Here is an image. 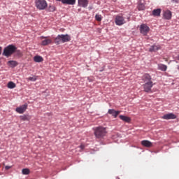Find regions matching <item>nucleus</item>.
Wrapping results in <instances>:
<instances>
[{
  "instance_id": "6",
  "label": "nucleus",
  "mask_w": 179,
  "mask_h": 179,
  "mask_svg": "<svg viewBox=\"0 0 179 179\" xmlns=\"http://www.w3.org/2000/svg\"><path fill=\"white\" fill-rule=\"evenodd\" d=\"M115 22L117 26H122V24H125V19L122 15L116 16Z\"/></svg>"
},
{
  "instance_id": "2",
  "label": "nucleus",
  "mask_w": 179,
  "mask_h": 179,
  "mask_svg": "<svg viewBox=\"0 0 179 179\" xmlns=\"http://www.w3.org/2000/svg\"><path fill=\"white\" fill-rule=\"evenodd\" d=\"M94 134L96 139H103L104 136H107V128L101 126L95 127L94 129Z\"/></svg>"
},
{
  "instance_id": "19",
  "label": "nucleus",
  "mask_w": 179,
  "mask_h": 179,
  "mask_svg": "<svg viewBox=\"0 0 179 179\" xmlns=\"http://www.w3.org/2000/svg\"><path fill=\"white\" fill-rule=\"evenodd\" d=\"M20 118L22 121H30V120H31V116L29 115H23L20 116Z\"/></svg>"
},
{
  "instance_id": "13",
  "label": "nucleus",
  "mask_w": 179,
  "mask_h": 179,
  "mask_svg": "<svg viewBox=\"0 0 179 179\" xmlns=\"http://www.w3.org/2000/svg\"><path fill=\"white\" fill-rule=\"evenodd\" d=\"M87 5H89V0H78V6L87 8Z\"/></svg>"
},
{
  "instance_id": "9",
  "label": "nucleus",
  "mask_w": 179,
  "mask_h": 179,
  "mask_svg": "<svg viewBox=\"0 0 179 179\" xmlns=\"http://www.w3.org/2000/svg\"><path fill=\"white\" fill-rule=\"evenodd\" d=\"M177 118V115L174 113H167L162 116L163 120H176Z\"/></svg>"
},
{
  "instance_id": "31",
  "label": "nucleus",
  "mask_w": 179,
  "mask_h": 179,
  "mask_svg": "<svg viewBox=\"0 0 179 179\" xmlns=\"http://www.w3.org/2000/svg\"><path fill=\"white\" fill-rule=\"evenodd\" d=\"M1 52H2V48L0 47V55H1Z\"/></svg>"
},
{
  "instance_id": "8",
  "label": "nucleus",
  "mask_w": 179,
  "mask_h": 179,
  "mask_svg": "<svg viewBox=\"0 0 179 179\" xmlns=\"http://www.w3.org/2000/svg\"><path fill=\"white\" fill-rule=\"evenodd\" d=\"M41 38H43L41 42L42 45H48L49 44H52V39L50 38V37L41 36Z\"/></svg>"
},
{
  "instance_id": "26",
  "label": "nucleus",
  "mask_w": 179,
  "mask_h": 179,
  "mask_svg": "<svg viewBox=\"0 0 179 179\" xmlns=\"http://www.w3.org/2000/svg\"><path fill=\"white\" fill-rule=\"evenodd\" d=\"M138 10H143L145 9V4L142 3H138Z\"/></svg>"
},
{
  "instance_id": "5",
  "label": "nucleus",
  "mask_w": 179,
  "mask_h": 179,
  "mask_svg": "<svg viewBox=\"0 0 179 179\" xmlns=\"http://www.w3.org/2000/svg\"><path fill=\"white\" fill-rule=\"evenodd\" d=\"M35 5L39 10H44V9H46L47 6H48L45 0H35Z\"/></svg>"
},
{
  "instance_id": "18",
  "label": "nucleus",
  "mask_w": 179,
  "mask_h": 179,
  "mask_svg": "<svg viewBox=\"0 0 179 179\" xmlns=\"http://www.w3.org/2000/svg\"><path fill=\"white\" fill-rule=\"evenodd\" d=\"M160 13H162V9L157 8L152 10V16L156 17V16H160Z\"/></svg>"
},
{
  "instance_id": "33",
  "label": "nucleus",
  "mask_w": 179,
  "mask_h": 179,
  "mask_svg": "<svg viewBox=\"0 0 179 179\" xmlns=\"http://www.w3.org/2000/svg\"><path fill=\"white\" fill-rule=\"evenodd\" d=\"M80 148H81V149H83V148H85V146L84 145H81Z\"/></svg>"
},
{
  "instance_id": "11",
  "label": "nucleus",
  "mask_w": 179,
  "mask_h": 179,
  "mask_svg": "<svg viewBox=\"0 0 179 179\" xmlns=\"http://www.w3.org/2000/svg\"><path fill=\"white\" fill-rule=\"evenodd\" d=\"M108 114H110L114 118H117L118 117L119 114L121 113L120 110H115L114 109H109L108 111Z\"/></svg>"
},
{
  "instance_id": "20",
  "label": "nucleus",
  "mask_w": 179,
  "mask_h": 179,
  "mask_svg": "<svg viewBox=\"0 0 179 179\" xmlns=\"http://www.w3.org/2000/svg\"><path fill=\"white\" fill-rule=\"evenodd\" d=\"M158 69L162 71V72H166L167 71V66H166V64H159Z\"/></svg>"
},
{
  "instance_id": "29",
  "label": "nucleus",
  "mask_w": 179,
  "mask_h": 179,
  "mask_svg": "<svg viewBox=\"0 0 179 179\" xmlns=\"http://www.w3.org/2000/svg\"><path fill=\"white\" fill-rule=\"evenodd\" d=\"M49 10L50 12H54V10H55V7L54 6H50Z\"/></svg>"
},
{
  "instance_id": "7",
  "label": "nucleus",
  "mask_w": 179,
  "mask_h": 179,
  "mask_svg": "<svg viewBox=\"0 0 179 179\" xmlns=\"http://www.w3.org/2000/svg\"><path fill=\"white\" fill-rule=\"evenodd\" d=\"M149 30H150V29L145 24H143L140 27V32L141 34H143V36H146V34L149 33Z\"/></svg>"
},
{
  "instance_id": "23",
  "label": "nucleus",
  "mask_w": 179,
  "mask_h": 179,
  "mask_svg": "<svg viewBox=\"0 0 179 179\" xmlns=\"http://www.w3.org/2000/svg\"><path fill=\"white\" fill-rule=\"evenodd\" d=\"M7 87H8V89H15V87H16V84H15V83L10 81L8 83Z\"/></svg>"
},
{
  "instance_id": "10",
  "label": "nucleus",
  "mask_w": 179,
  "mask_h": 179,
  "mask_svg": "<svg viewBox=\"0 0 179 179\" xmlns=\"http://www.w3.org/2000/svg\"><path fill=\"white\" fill-rule=\"evenodd\" d=\"M26 110H27V104L22 105L15 109L16 112L19 114H23Z\"/></svg>"
},
{
  "instance_id": "1",
  "label": "nucleus",
  "mask_w": 179,
  "mask_h": 179,
  "mask_svg": "<svg viewBox=\"0 0 179 179\" xmlns=\"http://www.w3.org/2000/svg\"><path fill=\"white\" fill-rule=\"evenodd\" d=\"M144 84L143 85L144 92L146 93H150L152 92V87H153V82L152 81V77L149 74H145L142 78Z\"/></svg>"
},
{
  "instance_id": "15",
  "label": "nucleus",
  "mask_w": 179,
  "mask_h": 179,
  "mask_svg": "<svg viewBox=\"0 0 179 179\" xmlns=\"http://www.w3.org/2000/svg\"><path fill=\"white\" fill-rule=\"evenodd\" d=\"M62 3L64 5H75L76 0H62Z\"/></svg>"
},
{
  "instance_id": "16",
  "label": "nucleus",
  "mask_w": 179,
  "mask_h": 179,
  "mask_svg": "<svg viewBox=\"0 0 179 179\" xmlns=\"http://www.w3.org/2000/svg\"><path fill=\"white\" fill-rule=\"evenodd\" d=\"M160 47L159 45H153L149 48L150 52H155V51H159Z\"/></svg>"
},
{
  "instance_id": "28",
  "label": "nucleus",
  "mask_w": 179,
  "mask_h": 179,
  "mask_svg": "<svg viewBox=\"0 0 179 179\" xmlns=\"http://www.w3.org/2000/svg\"><path fill=\"white\" fill-rule=\"evenodd\" d=\"M15 54L18 56V57H23V53L22 52V51L16 49V50L15 51Z\"/></svg>"
},
{
  "instance_id": "35",
  "label": "nucleus",
  "mask_w": 179,
  "mask_h": 179,
  "mask_svg": "<svg viewBox=\"0 0 179 179\" xmlns=\"http://www.w3.org/2000/svg\"><path fill=\"white\" fill-rule=\"evenodd\" d=\"M0 167H1V164H0Z\"/></svg>"
},
{
  "instance_id": "25",
  "label": "nucleus",
  "mask_w": 179,
  "mask_h": 179,
  "mask_svg": "<svg viewBox=\"0 0 179 179\" xmlns=\"http://www.w3.org/2000/svg\"><path fill=\"white\" fill-rule=\"evenodd\" d=\"M95 19L97 22H101V20H103V17L100 14H96L95 15Z\"/></svg>"
},
{
  "instance_id": "14",
  "label": "nucleus",
  "mask_w": 179,
  "mask_h": 179,
  "mask_svg": "<svg viewBox=\"0 0 179 179\" xmlns=\"http://www.w3.org/2000/svg\"><path fill=\"white\" fill-rule=\"evenodd\" d=\"M163 16L166 20H170V19H171V11L169 10L164 11Z\"/></svg>"
},
{
  "instance_id": "24",
  "label": "nucleus",
  "mask_w": 179,
  "mask_h": 179,
  "mask_svg": "<svg viewBox=\"0 0 179 179\" xmlns=\"http://www.w3.org/2000/svg\"><path fill=\"white\" fill-rule=\"evenodd\" d=\"M22 173L24 176H29L30 174V169H23L22 170Z\"/></svg>"
},
{
  "instance_id": "3",
  "label": "nucleus",
  "mask_w": 179,
  "mask_h": 179,
  "mask_svg": "<svg viewBox=\"0 0 179 179\" xmlns=\"http://www.w3.org/2000/svg\"><path fill=\"white\" fill-rule=\"evenodd\" d=\"M55 44L57 45L61 44V43H68L71 41V36L66 34L58 35L56 38H55Z\"/></svg>"
},
{
  "instance_id": "22",
  "label": "nucleus",
  "mask_w": 179,
  "mask_h": 179,
  "mask_svg": "<svg viewBox=\"0 0 179 179\" xmlns=\"http://www.w3.org/2000/svg\"><path fill=\"white\" fill-rule=\"evenodd\" d=\"M34 62H43L44 61V59H43V57L36 55L34 57Z\"/></svg>"
},
{
  "instance_id": "17",
  "label": "nucleus",
  "mask_w": 179,
  "mask_h": 179,
  "mask_svg": "<svg viewBox=\"0 0 179 179\" xmlns=\"http://www.w3.org/2000/svg\"><path fill=\"white\" fill-rule=\"evenodd\" d=\"M119 118H120V120H122V121H124V122H131V117L128 116L120 115L119 116Z\"/></svg>"
},
{
  "instance_id": "32",
  "label": "nucleus",
  "mask_w": 179,
  "mask_h": 179,
  "mask_svg": "<svg viewBox=\"0 0 179 179\" xmlns=\"http://www.w3.org/2000/svg\"><path fill=\"white\" fill-rule=\"evenodd\" d=\"M176 59L179 61V55L177 56Z\"/></svg>"
},
{
  "instance_id": "30",
  "label": "nucleus",
  "mask_w": 179,
  "mask_h": 179,
  "mask_svg": "<svg viewBox=\"0 0 179 179\" xmlns=\"http://www.w3.org/2000/svg\"><path fill=\"white\" fill-rule=\"evenodd\" d=\"M12 166H6L5 169L6 170H9V169H10Z\"/></svg>"
},
{
  "instance_id": "27",
  "label": "nucleus",
  "mask_w": 179,
  "mask_h": 179,
  "mask_svg": "<svg viewBox=\"0 0 179 179\" xmlns=\"http://www.w3.org/2000/svg\"><path fill=\"white\" fill-rule=\"evenodd\" d=\"M27 80H30L31 82H36L37 80V76H34L33 77H29L27 78Z\"/></svg>"
},
{
  "instance_id": "21",
  "label": "nucleus",
  "mask_w": 179,
  "mask_h": 179,
  "mask_svg": "<svg viewBox=\"0 0 179 179\" xmlns=\"http://www.w3.org/2000/svg\"><path fill=\"white\" fill-rule=\"evenodd\" d=\"M8 65L11 68H15V66H17L18 63L16 61L10 60L8 62Z\"/></svg>"
},
{
  "instance_id": "4",
  "label": "nucleus",
  "mask_w": 179,
  "mask_h": 179,
  "mask_svg": "<svg viewBox=\"0 0 179 179\" xmlns=\"http://www.w3.org/2000/svg\"><path fill=\"white\" fill-rule=\"evenodd\" d=\"M16 50H17V48H16L15 45H8L4 48L3 55H4V57H10L12 54H15Z\"/></svg>"
},
{
  "instance_id": "12",
  "label": "nucleus",
  "mask_w": 179,
  "mask_h": 179,
  "mask_svg": "<svg viewBox=\"0 0 179 179\" xmlns=\"http://www.w3.org/2000/svg\"><path fill=\"white\" fill-rule=\"evenodd\" d=\"M141 145L144 146V148H153V143L148 141L143 140L141 141Z\"/></svg>"
},
{
  "instance_id": "34",
  "label": "nucleus",
  "mask_w": 179,
  "mask_h": 179,
  "mask_svg": "<svg viewBox=\"0 0 179 179\" xmlns=\"http://www.w3.org/2000/svg\"><path fill=\"white\" fill-rule=\"evenodd\" d=\"M57 1H59V2H62V0H57Z\"/></svg>"
}]
</instances>
